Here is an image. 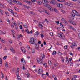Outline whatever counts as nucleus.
<instances>
[{"mask_svg": "<svg viewBox=\"0 0 80 80\" xmlns=\"http://www.w3.org/2000/svg\"><path fill=\"white\" fill-rule=\"evenodd\" d=\"M7 57H8L7 56H4L3 58V60H6V59H7Z\"/></svg>", "mask_w": 80, "mask_h": 80, "instance_id": "ea45409f", "label": "nucleus"}, {"mask_svg": "<svg viewBox=\"0 0 80 80\" xmlns=\"http://www.w3.org/2000/svg\"><path fill=\"white\" fill-rule=\"evenodd\" d=\"M0 8H4V6L2 5V4H0Z\"/></svg>", "mask_w": 80, "mask_h": 80, "instance_id": "c9c22d12", "label": "nucleus"}, {"mask_svg": "<svg viewBox=\"0 0 80 80\" xmlns=\"http://www.w3.org/2000/svg\"><path fill=\"white\" fill-rule=\"evenodd\" d=\"M24 2H25V3H27L28 4H30V3H31L30 2L28 1H24Z\"/></svg>", "mask_w": 80, "mask_h": 80, "instance_id": "c756f323", "label": "nucleus"}, {"mask_svg": "<svg viewBox=\"0 0 80 80\" xmlns=\"http://www.w3.org/2000/svg\"><path fill=\"white\" fill-rule=\"evenodd\" d=\"M13 15L16 17H18V16L17 15V14L15 12H13Z\"/></svg>", "mask_w": 80, "mask_h": 80, "instance_id": "f3484780", "label": "nucleus"}, {"mask_svg": "<svg viewBox=\"0 0 80 80\" xmlns=\"http://www.w3.org/2000/svg\"><path fill=\"white\" fill-rule=\"evenodd\" d=\"M39 27L40 28H42V29L43 28V25H42V24H39Z\"/></svg>", "mask_w": 80, "mask_h": 80, "instance_id": "412c9836", "label": "nucleus"}, {"mask_svg": "<svg viewBox=\"0 0 80 80\" xmlns=\"http://www.w3.org/2000/svg\"><path fill=\"white\" fill-rule=\"evenodd\" d=\"M38 5H41L42 3L41 1H39L38 2Z\"/></svg>", "mask_w": 80, "mask_h": 80, "instance_id": "bb28decb", "label": "nucleus"}, {"mask_svg": "<svg viewBox=\"0 0 80 80\" xmlns=\"http://www.w3.org/2000/svg\"><path fill=\"white\" fill-rule=\"evenodd\" d=\"M5 14H6L7 16H9V14L7 12H6Z\"/></svg>", "mask_w": 80, "mask_h": 80, "instance_id": "5fc2aeb1", "label": "nucleus"}, {"mask_svg": "<svg viewBox=\"0 0 80 80\" xmlns=\"http://www.w3.org/2000/svg\"><path fill=\"white\" fill-rule=\"evenodd\" d=\"M20 69L19 68H18L17 71L16 72V75L17 77V78L18 80H21V78L19 76V71Z\"/></svg>", "mask_w": 80, "mask_h": 80, "instance_id": "f257e3e1", "label": "nucleus"}, {"mask_svg": "<svg viewBox=\"0 0 80 80\" xmlns=\"http://www.w3.org/2000/svg\"><path fill=\"white\" fill-rule=\"evenodd\" d=\"M43 12H44V13H47V14H48V11H47L44 10L43 11Z\"/></svg>", "mask_w": 80, "mask_h": 80, "instance_id": "de8ad7c7", "label": "nucleus"}, {"mask_svg": "<svg viewBox=\"0 0 80 80\" xmlns=\"http://www.w3.org/2000/svg\"><path fill=\"white\" fill-rule=\"evenodd\" d=\"M48 64H49V65L50 66H51L52 65V62L50 61H48Z\"/></svg>", "mask_w": 80, "mask_h": 80, "instance_id": "c85d7f7f", "label": "nucleus"}, {"mask_svg": "<svg viewBox=\"0 0 80 80\" xmlns=\"http://www.w3.org/2000/svg\"><path fill=\"white\" fill-rule=\"evenodd\" d=\"M60 4H59V3H57V4H56V6L58 7H60Z\"/></svg>", "mask_w": 80, "mask_h": 80, "instance_id": "8fccbe9b", "label": "nucleus"}, {"mask_svg": "<svg viewBox=\"0 0 80 80\" xmlns=\"http://www.w3.org/2000/svg\"><path fill=\"white\" fill-rule=\"evenodd\" d=\"M54 11L55 12H56V13H58V11H57V9H54Z\"/></svg>", "mask_w": 80, "mask_h": 80, "instance_id": "4d7b16f0", "label": "nucleus"}, {"mask_svg": "<svg viewBox=\"0 0 80 80\" xmlns=\"http://www.w3.org/2000/svg\"><path fill=\"white\" fill-rule=\"evenodd\" d=\"M2 63V59L0 58V66L1 67Z\"/></svg>", "mask_w": 80, "mask_h": 80, "instance_id": "7c9ffc66", "label": "nucleus"}, {"mask_svg": "<svg viewBox=\"0 0 80 80\" xmlns=\"http://www.w3.org/2000/svg\"><path fill=\"white\" fill-rule=\"evenodd\" d=\"M24 60V59H23V58H22L21 59V62H23L24 63L23 65H24V64H25L26 62H25V61H23Z\"/></svg>", "mask_w": 80, "mask_h": 80, "instance_id": "dca6fc26", "label": "nucleus"}, {"mask_svg": "<svg viewBox=\"0 0 80 80\" xmlns=\"http://www.w3.org/2000/svg\"><path fill=\"white\" fill-rule=\"evenodd\" d=\"M39 12L40 13H42V10H43V8H39Z\"/></svg>", "mask_w": 80, "mask_h": 80, "instance_id": "a878e982", "label": "nucleus"}, {"mask_svg": "<svg viewBox=\"0 0 80 80\" xmlns=\"http://www.w3.org/2000/svg\"><path fill=\"white\" fill-rule=\"evenodd\" d=\"M35 35H39V33H38V31H37L36 33H35Z\"/></svg>", "mask_w": 80, "mask_h": 80, "instance_id": "58836bf2", "label": "nucleus"}, {"mask_svg": "<svg viewBox=\"0 0 80 80\" xmlns=\"http://www.w3.org/2000/svg\"><path fill=\"white\" fill-rule=\"evenodd\" d=\"M21 50L24 53H25V49L24 48H22Z\"/></svg>", "mask_w": 80, "mask_h": 80, "instance_id": "2eb2a0df", "label": "nucleus"}, {"mask_svg": "<svg viewBox=\"0 0 80 80\" xmlns=\"http://www.w3.org/2000/svg\"><path fill=\"white\" fill-rule=\"evenodd\" d=\"M58 2H65V1L64 0H58Z\"/></svg>", "mask_w": 80, "mask_h": 80, "instance_id": "cd10ccee", "label": "nucleus"}, {"mask_svg": "<svg viewBox=\"0 0 80 80\" xmlns=\"http://www.w3.org/2000/svg\"><path fill=\"white\" fill-rule=\"evenodd\" d=\"M43 65L44 67H47V63H44L43 64Z\"/></svg>", "mask_w": 80, "mask_h": 80, "instance_id": "603ef678", "label": "nucleus"}, {"mask_svg": "<svg viewBox=\"0 0 80 80\" xmlns=\"http://www.w3.org/2000/svg\"><path fill=\"white\" fill-rule=\"evenodd\" d=\"M68 47L67 46H64V48L65 49H68Z\"/></svg>", "mask_w": 80, "mask_h": 80, "instance_id": "6e6d98bb", "label": "nucleus"}, {"mask_svg": "<svg viewBox=\"0 0 80 80\" xmlns=\"http://www.w3.org/2000/svg\"><path fill=\"white\" fill-rule=\"evenodd\" d=\"M61 60L62 61V62H64L65 59L64 58H62L61 59Z\"/></svg>", "mask_w": 80, "mask_h": 80, "instance_id": "864d4df0", "label": "nucleus"}, {"mask_svg": "<svg viewBox=\"0 0 80 80\" xmlns=\"http://www.w3.org/2000/svg\"><path fill=\"white\" fill-rule=\"evenodd\" d=\"M5 67H6V68H7V67H8V63L6 62L5 63Z\"/></svg>", "mask_w": 80, "mask_h": 80, "instance_id": "37998d69", "label": "nucleus"}, {"mask_svg": "<svg viewBox=\"0 0 80 80\" xmlns=\"http://www.w3.org/2000/svg\"><path fill=\"white\" fill-rule=\"evenodd\" d=\"M46 77V75H45V74H43L42 75V78H43V79H45Z\"/></svg>", "mask_w": 80, "mask_h": 80, "instance_id": "aec40b11", "label": "nucleus"}, {"mask_svg": "<svg viewBox=\"0 0 80 80\" xmlns=\"http://www.w3.org/2000/svg\"><path fill=\"white\" fill-rule=\"evenodd\" d=\"M70 23L71 24L73 25H77V24H76V22H75L72 21H70Z\"/></svg>", "mask_w": 80, "mask_h": 80, "instance_id": "1a4fd4ad", "label": "nucleus"}, {"mask_svg": "<svg viewBox=\"0 0 80 80\" xmlns=\"http://www.w3.org/2000/svg\"><path fill=\"white\" fill-rule=\"evenodd\" d=\"M71 16L72 17H75V14H71Z\"/></svg>", "mask_w": 80, "mask_h": 80, "instance_id": "13d9d810", "label": "nucleus"}, {"mask_svg": "<svg viewBox=\"0 0 80 80\" xmlns=\"http://www.w3.org/2000/svg\"><path fill=\"white\" fill-rule=\"evenodd\" d=\"M25 74L26 75H28V76L27 77L28 78V77H29V75H30V73H28H28H26Z\"/></svg>", "mask_w": 80, "mask_h": 80, "instance_id": "473e14b6", "label": "nucleus"}, {"mask_svg": "<svg viewBox=\"0 0 80 80\" xmlns=\"http://www.w3.org/2000/svg\"><path fill=\"white\" fill-rule=\"evenodd\" d=\"M58 55H59L60 56H62V53L60 52H59L58 53Z\"/></svg>", "mask_w": 80, "mask_h": 80, "instance_id": "052dcab7", "label": "nucleus"}, {"mask_svg": "<svg viewBox=\"0 0 80 80\" xmlns=\"http://www.w3.org/2000/svg\"><path fill=\"white\" fill-rule=\"evenodd\" d=\"M69 28H70L71 29H72V30H73V31H76L75 29V28H73V27L72 26H71V25H70Z\"/></svg>", "mask_w": 80, "mask_h": 80, "instance_id": "f8f14e48", "label": "nucleus"}, {"mask_svg": "<svg viewBox=\"0 0 80 80\" xmlns=\"http://www.w3.org/2000/svg\"><path fill=\"white\" fill-rule=\"evenodd\" d=\"M72 11L73 13L74 14H75V15L77 16H79L80 15V14H79L78 12H77V11L75 10H72Z\"/></svg>", "mask_w": 80, "mask_h": 80, "instance_id": "39448f33", "label": "nucleus"}, {"mask_svg": "<svg viewBox=\"0 0 80 80\" xmlns=\"http://www.w3.org/2000/svg\"><path fill=\"white\" fill-rule=\"evenodd\" d=\"M41 55L42 58H43L45 57V54L43 53H42Z\"/></svg>", "mask_w": 80, "mask_h": 80, "instance_id": "5701e85b", "label": "nucleus"}, {"mask_svg": "<svg viewBox=\"0 0 80 80\" xmlns=\"http://www.w3.org/2000/svg\"><path fill=\"white\" fill-rule=\"evenodd\" d=\"M56 51H54L52 53V55H56Z\"/></svg>", "mask_w": 80, "mask_h": 80, "instance_id": "72a5a7b5", "label": "nucleus"}, {"mask_svg": "<svg viewBox=\"0 0 80 80\" xmlns=\"http://www.w3.org/2000/svg\"><path fill=\"white\" fill-rule=\"evenodd\" d=\"M46 75L47 76H49V74H48V72H46Z\"/></svg>", "mask_w": 80, "mask_h": 80, "instance_id": "680f3d73", "label": "nucleus"}, {"mask_svg": "<svg viewBox=\"0 0 80 80\" xmlns=\"http://www.w3.org/2000/svg\"><path fill=\"white\" fill-rule=\"evenodd\" d=\"M10 50L13 53H15L16 52H15V49H13V48H12V47H11L10 48Z\"/></svg>", "mask_w": 80, "mask_h": 80, "instance_id": "0eeeda50", "label": "nucleus"}, {"mask_svg": "<svg viewBox=\"0 0 80 80\" xmlns=\"http://www.w3.org/2000/svg\"><path fill=\"white\" fill-rule=\"evenodd\" d=\"M26 32H27V33H28V34H30V32H29V30L28 29H26Z\"/></svg>", "mask_w": 80, "mask_h": 80, "instance_id": "2f4dec72", "label": "nucleus"}, {"mask_svg": "<svg viewBox=\"0 0 80 80\" xmlns=\"http://www.w3.org/2000/svg\"><path fill=\"white\" fill-rule=\"evenodd\" d=\"M48 8L49 10H50V11H52L53 10V8H52L50 6H48Z\"/></svg>", "mask_w": 80, "mask_h": 80, "instance_id": "a211bd4d", "label": "nucleus"}, {"mask_svg": "<svg viewBox=\"0 0 80 80\" xmlns=\"http://www.w3.org/2000/svg\"><path fill=\"white\" fill-rule=\"evenodd\" d=\"M24 7L25 8H28H28H30V7L28 6L24 5Z\"/></svg>", "mask_w": 80, "mask_h": 80, "instance_id": "e433bc0d", "label": "nucleus"}, {"mask_svg": "<svg viewBox=\"0 0 80 80\" xmlns=\"http://www.w3.org/2000/svg\"><path fill=\"white\" fill-rule=\"evenodd\" d=\"M62 21L63 22V23H67V21H66V20L63 18H62L61 19Z\"/></svg>", "mask_w": 80, "mask_h": 80, "instance_id": "ddd939ff", "label": "nucleus"}, {"mask_svg": "<svg viewBox=\"0 0 80 80\" xmlns=\"http://www.w3.org/2000/svg\"><path fill=\"white\" fill-rule=\"evenodd\" d=\"M66 62L67 64H68L69 63V61L68 60H66Z\"/></svg>", "mask_w": 80, "mask_h": 80, "instance_id": "3c124183", "label": "nucleus"}, {"mask_svg": "<svg viewBox=\"0 0 80 80\" xmlns=\"http://www.w3.org/2000/svg\"><path fill=\"white\" fill-rule=\"evenodd\" d=\"M54 65L55 67H57L58 64H57V63H56L54 64Z\"/></svg>", "mask_w": 80, "mask_h": 80, "instance_id": "69168bd1", "label": "nucleus"}, {"mask_svg": "<svg viewBox=\"0 0 80 80\" xmlns=\"http://www.w3.org/2000/svg\"><path fill=\"white\" fill-rule=\"evenodd\" d=\"M42 3L44 6H45L46 7L49 5L48 3H47V1L46 0H42Z\"/></svg>", "mask_w": 80, "mask_h": 80, "instance_id": "f03ea898", "label": "nucleus"}, {"mask_svg": "<svg viewBox=\"0 0 80 80\" xmlns=\"http://www.w3.org/2000/svg\"><path fill=\"white\" fill-rule=\"evenodd\" d=\"M23 27H24L25 28H27V27H28V26L27 25V24H26L25 25H23Z\"/></svg>", "mask_w": 80, "mask_h": 80, "instance_id": "49530a36", "label": "nucleus"}, {"mask_svg": "<svg viewBox=\"0 0 80 80\" xmlns=\"http://www.w3.org/2000/svg\"><path fill=\"white\" fill-rule=\"evenodd\" d=\"M0 13L3 15V10H2L1 9H0Z\"/></svg>", "mask_w": 80, "mask_h": 80, "instance_id": "4c0bfd02", "label": "nucleus"}, {"mask_svg": "<svg viewBox=\"0 0 80 80\" xmlns=\"http://www.w3.org/2000/svg\"><path fill=\"white\" fill-rule=\"evenodd\" d=\"M55 22L57 25H58V24H59V21H56Z\"/></svg>", "mask_w": 80, "mask_h": 80, "instance_id": "0e129e2a", "label": "nucleus"}, {"mask_svg": "<svg viewBox=\"0 0 80 80\" xmlns=\"http://www.w3.org/2000/svg\"><path fill=\"white\" fill-rule=\"evenodd\" d=\"M58 37H59L60 38L62 39L63 38H64V36L63 35V34L62 33H60L59 34H58Z\"/></svg>", "mask_w": 80, "mask_h": 80, "instance_id": "7ed1b4c3", "label": "nucleus"}, {"mask_svg": "<svg viewBox=\"0 0 80 80\" xmlns=\"http://www.w3.org/2000/svg\"><path fill=\"white\" fill-rule=\"evenodd\" d=\"M61 12H62V13H66V12L64 11L63 10L61 9Z\"/></svg>", "mask_w": 80, "mask_h": 80, "instance_id": "a19ab883", "label": "nucleus"}, {"mask_svg": "<svg viewBox=\"0 0 80 80\" xmlns=\"http://www.w3.org/2000/svg\"><path fill=\"white\" fill-rule=\"evenodd\" d=\"M65 5H68V6H70L71 5V3H68L67 2H66L65 3Z\"/></svg>", "mask_w": 80, "mask_h": 80, "instance_id": "393cba45", "label": "nucleus"}, {"mask_svg": "<svg viewBox=\"0 0 80 80\" xmlns=\"http://www.w3.org/2000/svg\"><path fill=\"white\" fill-rule=\"evenodd\" d=\"M0 40L1 42H2V43H5V41L2 39V38H0Z\"/></svg>", "mask_w": 80, "mask_h": 80, "instance_id": "b1692460", "label": "nucleus"}, {"mask_svg": "<svg viewBox=\"0 0 80 80\" xmlns=\"http://www.w3.org/2000/svg\"><path fill=\"white\" fill-rule=\"evenodd\" d=\"M32 52V53H35V49L33 48H32L31 49Z\"/></svg>", "mask_w": 80, "mask_h": 80, "instance_id": "4468645a", "label": "nucleus"}, {"mask_svg": "<svg viewBox=\"0 0 80 80\" xmlns=\"http://www.w3.org/2000/svg\"><path fill=\"white\" fill-rule=\"evenodd\" d=\"M6 1H7V2H8L10 4V5H14V2H13V1L11 0H6Z\"/></svg>", "mask_w": 80, "mask_h": 80, "instance_id": "423d86ee", "label": "nucleus"}, {"mask_svg": "<svg viewBox=\"0 0 80 80\" xmlns=\"http://www.w3.org/2000/svg\"><path fill=\"white\" fill-rule=\"evenodd\" d=\"M19 27H20V29H21V30H22V26L21 25H20L19 26Z\"/></svg>", "mask_w": 80, "mask_h": 80, "instance_id": "e2e57ef3", "label": "nucleus"}, {"mask_svg": "<svg viewBox=\"0 0 80 80\" xmlns=\"http://www.w3.org/2000/svg\"><path fill=\"white\" fill-rule=\"evenodd\" d=\"M37 61L39 63V64H42V61H41V60H40V59L38 58L37 59Z\"/></svg>", "mask_w": 80, "mask_h": 80, "instance_id": "6e6552de", "label": "nucleus"}, {"mask_svg": "<svg viewBox=\"0 0 80 80\" xmlns=\"http://www.w3.org/2000/svg\"><path fill=\"white\" fill-rule=\"evenodd\" d=\"M72 46H74V47H76V46H77V44H76V43H72Z\"/></svg>", "mask_w": 80, "mask_h": 80, "instance_id": "79ce46f5", "label": "nucleus"}, {"mask_svg": "<svg viewBox=\"0 0 80 80\" xmlns=\"http://www.w3.org/2000/svg\"><path fill=\"white\" fill-rule=\"evenodd\" d=\"M23 68H22V69L23 70H25V65H24V64H23Z\"/></svg>", "mask_w": 80, "mask_h": 80, "instance_id": "bf43d9fd", "label": "nucleus"}, {"mask_svg": "<svg viewBox=\"0 0 80 80\" xmlns=\"http://www.w3.org/2000/svg\"><path fill=\"white\" fill-rule=\"evenodd\" d=\"M8 10L9 12H11L12 14L13 15V10L11 9H8Z\"/></svg>", "mask_w": 80, "mask_h": 80, "instance_id": "6ab92c4d", "label": "nucleus"}, {"mask_svg": "<svg viewBox=\"0 0 80 80\" xmlns=\"http://www.w3.org/2000/svg\"><path fill=\"white\" fill-rule=\"evenodd\" d=\"M38 73L39 74H41V69H40L38 71Z\"/></svg>", "mask_w": 80, "mask_h": 80, "instance_id": "a18cd8bd", "label": "nucleus"}, {"mask_svg": "<svg viewBox=\"0 0 80 80\" xmlns=\"http://www.w3.org/2000/svg\"><path fill=\"white\" fill-rule=\"evenodd\" d=\"M27 49H28V50H30V46H28L27 47Z\"/></svg>", "mask_w": 80, "mask_h": 80, "instance_id": "338daca9", "label": "nucleus"}, {"mask_svg": "<svg viewBox=\"0 0 80 80\" xmlns=\"http://www.w3.org/2000/svg\"><path fill=\"white\" fill-rule=\"evenodd\" d=\"M45 21H46V22H47V23H49V22L48 21V20H47V19H46Z\"/></svg>", "mask_w": 80, "mask_h": 80, "instance_id": "774afa93", "label": "nucleus"}, {"mask_svg": "<svg viewBox=\"0 0 80 80\" xmlns=\"http://www.w3.org/2000/svg\"><path fill=\"white\" fill-rule=\"evenodd\" d=\"M29 42L31 44H34L35 43V39L34 38H32L31 39V41H29Z\"/></svg>", "mask_w": 80, "mask_h": 80, "instance_id": "20e7f679", "label": "nucleus"}, {"mask_svg": "<svg viewBox=\"0 0 80 80\" xmlns=\"http://www.w3.org/2000/svg\"><path fill=\"white\" fill-rule=\"evenodd\" d=\"M59 7L60 8H63V4H60V6H59Z\"/></svg>", "mask_w": 80, "mask_h": 80, "instance_id": "f704fd0d", "label": "nucleus"}, {"mask_svg": "<svg viewBox=\"0 0 80 80\" xmlns=\"http://www.w3.org/2000/svg\"><path fill=\"white\" fill-rule=\"evenodd\" d=\"M41 37L42 38H43V37H44V36L43 35V34H41Z\"/></svg>", "mask_w": 80, "mask_h": 80, "instance_id": "c03bdc74", "label": "nucleus"}, {"mask_svg": "<svg viewBox=\"0 0 80 80\" xmlns=\"http://www.w3.org/2000/svg\"><path fill=\"white\" fill-rule=\"evenodd\" d=\"M35 48L36 50H38L39 49V45H36L35 47Z\"/></svg>", "mask_w": 80, "mask_h": 80, "instance_id": "4be33fe9", "label": "nucleus"}, {"mask_svg": "<svg viewBox=\"0 0 80 80\" xmlns=\"http://www.w3.org/2000/svg\"><path fill=\"white\" fill-rule=\"evenodd\" d=\"M51 2L53 5H56L57 3V1L55 0H52Z\"/></svg>", "mask_w": 80, "mask_h": 80, "instance_id": "9b49d317", "label": "nucleus"}, {"mask_svg": "<svg viewBox=\"0 0 80 80\" xmlns=\"http://www.w3.org/2000/svg\"><path fill=\"white\" fill-rule=\"evenodd\" d=\"M50 35L51 36H53V34L52 32H51L50 33Z\"/></svg>", "mask_w": 80, "mask_h": 80, "instance_id": "09e8293b", "label": "nucleus"}, {"mask_svg": "<svg viewBox=\"0 0 80 80\" xmlns=\"http://www.w3.org/2000/svg\"><path fill=\"white\" fill-rule=\"evenodd\" d=\"M14 2H16L17 4L18 5H21L22 3H20V2H17L16 1V0H13Z\"/></svg>", "mask_w": 80, "mask_h": 80, "instance_id": "9d476101", "label": "nucleus"}]
</instances>
